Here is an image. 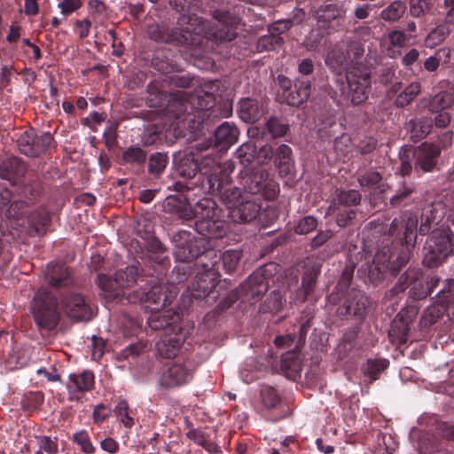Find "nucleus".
<instances>
[{"instance_id": "a211bd4d", "label": "nucleus", "mask_w": 454, "mask_h": 454, "mask_svg": "<svg viewBox=\"0 0 454 454\" xmlns=\"http://www.w3.org/2000/svg\"><path fill=\"white\" fill-rule=\"evenodd\" d=\"M192 377V371L184 364L169 363L161 371L159 384L167 388L182 387Z\"/></svg>"}, {"instance_id": "c03bdc74", "label": "nucleus", "mask_w": 454, "mask_h": 454, "mask_svg": "<svg viewBox=\"0 0 454 454\" xmlns=\"http://www.w3.org/2000/svg\"><path fill=\"white\" fill-rule=\"evenodd\" d=\"M260 397L262 403L267 410L277 408L281 402V396L277 388L270 385L261 387Z\"/></svg>"}, {"instance_id": "13d9d810", "label": "nucleus", "mask_w": 454, "mask_h": 454, "mask_svg": "<svg viewBox=\"0 0 454 454\" xmlns=\"http://www.w3.org/2000/svg\"><path fill=\"white\" fill-rule=\"evenodd\" d=\"M74 443L77 444L80 450L86 454H92L95 451L90 437L86 430L75 432L72 436Z\"/></svg>"}, {"instance_id": "9d476101", "label": "nucleus", "mask_w": 454, "mask_h": 454, "mask_svg": "<svg viewBox=\"0 0 454 454\" xmlns=\"http://www.w3.org/2000/svg\"><path fill=\"white\" fill-rule=\"evenodd\" d=\"M276 98L280 103L292 106H300L311 94V81L309 77H297L294 81L284 74H278L274 80Z\"/></svg>"}, {"instance_id": "0e129e2a", "label": "nucleus", "mask_w": 454, "mask_h": 454, "mask_svg": "<svg viewBox=\"0 0 454 454\" xmlns=\"http://www.w3.org/2000/svg\"><path fill=\"white\" fill-rule=\"evenodd\" d=\"M410 247L411 246L405 245L403 247V246H402L398 255L391 262L390 270L394 274L399 272V270L409 262L411 254Z\"/></svg>"}, {"instance_id": "bb28decb", "label": "nucleus", "mask_w": 454, "mask_h": 454, "mask_svg": "<svg viewBox=\"0 0 454 454\" xmlns=\"http://www.w3.org/2000/svg\"><path fill=\"white\" fill-rule=\"evenodd\" d=\"M45 280L54 288L68 287L74 284L69 267L65 263H49L45 271Z\"/></svg>"}, {"instance_id": "6ab92c4d", "label": "nucleus", "mask_w": 454, "mask_h": 454, "mask_svg": "<svg viewBox=\"0 0 454 454\" xmlns=\"http://www.w3.org/2000/svg\"><path fill=\"white\" fill-rule=\"evenodd\" d=\"M346 80L352 90L351 102L354 105L364 102L368 98L369 68L363 67L361 69L356 67L347 74Z\"/></svg>"}, {"instance_id": "58836bf2", "label": "nucleus", "mask_w": 454, "mask_h": 454, "mask_svg": "<svg viewBox=\"0 0 454 454\" xmlns=\"http://www.w3.org/2000/svg\"><path fill=\"white\" fill-rule=\"evenodd\" d=\"M342 9L337 4H330L325 6H320L314 12V18L318 23H321L322 27H325L331 21L341 17Z\"/></svg>"}, {"instance_id": "bf43d9fd", "label": "nucleus", "mask_w": 454, "mask_h": 454, "mask_svg": "<svg viewBox=\"0 0 454 454\" xmlns=\"http://www.w3.org/2000/svg\"><path fill=\"white\" fill-rule=\"evenodd\" d=\"M409 7L412 17L420 18L431 11L433 3L431 0H410Z\"/></svg>"}, {"instance_id": "423d86ee", "label": "nucleus", "mask_w": 454, "mask_h": 454, "mask_svg": "<svg viewBox=\"0 0 454 454\" xmlns=\"http://www.w3.org/2000/svg\"><path fill=\"white\" fill-rule=\"evenodd\" d=\"M278 265L269 262L256 269L239 286L232 290L223 301L222 307L229 308L235 301L254 304L259 301L270 287V282L277 274Z\"/></svg>"}, {"instance_id": "f704fd0d", "label": "nucleus", "mask_w": 454, "mask_h": 454, "mask_svg": "<svg viewBox=\"0 0 454 454\" xmlns=\"http://www.w3.org/2000/svg\"><path fill=\"white\" fill-rule=\"evenodd\" d=\"M30 233L43 234L45 228L51 223L50 212L44 207H39L33 210L27 216Z\"/></svg>"}, {"instance_id": "a19ab883", "label": "nucleus", "mask_w": 454, "mask_h": 454, "mask_svg": "<svg viewBox=\"0 0 454 454\" xmlns=\"http://www.w3.org/2000/svg\"><path fill=\"white\" fill-rule=\"evenodd\" d=\"M284 43L282 36L274 35L272 33L260 36L255 43L257 52L278 51Z\"/></svg>"}, {"instance_id": "7c9ffc66", "label": "nucleus", "mask_w": 454, "mask_h": 454, "mask_svg": "<svg viewBox=\"0 0 454 454\" xmlns=\"http://www.w3.org/2000/svg\"><path fill=\"white\" fill-rule=\"evenodd\" d=\"M94 384L93 372L90 371H83L80 373H72L69 375L67 388L71 395L76 392L84 393L92 390Z\"/></svg>"}, {"instance_id": "4d7b16f0", "label": "nucleus", "mask_w": 454, "mask_h": 454, "mask_svg": "<svg viewBox=\"0 0 454 454\" xmlns=\"http://www.w3.org/2000/svg\"><path fill=\"white\" fill-rule=\"evenodd\" d=\"M450 29L446 25H439L434 28L426 38V44L428 47H435L444 41L449 35Z\"/></svg>"}, {"instance_id": "1a4fd4ad", "label": "nucleus", "mask_w": 454, "mask_h": 454, "mask_svg": "<svg viewBox=\"0 0 454 454\" xmlns=\"http://www.w3.org/2000/svg\"><path fill=\"white\" fill-rule=\"evenodd\" d=\"M423 263L428 268L441 265L449 256L454 254V234L449 228L432 231L425 247Z\"/></svg>"}, {"instance_id": "f8f14e48", "label": "nucleus", "mask_w": 454, "mask_h": 454, "mask_svg": "<svg viewBox=\"0 0 454 454\" xmlns=\"http://www.w3.org/2000/svg\"><path fill=\"white\" fill-rule=\"evenodd\" d=\"M217 260L207 263L204 259L200 258L197 267L201 266L202 270L198 271L195 276V280L192 286V296L196 300L207 299V301H215L219 296L216 286L219 281L220 274L218 267H216Z\"/></svg>"}, {"instance_id": "393cba45", "label": "nucleus", "mask_w": 454, "mask_h": 454, "mask_svg": "<svg viewBox=\"0 0 454 454\" xmlns=\"http://www.w3.org/2000/svg\"><path fill=\"white\" fill-rule=\"evenodd\" d=\"M322 263L318 262H309L304 267L301 276V286L297 290V299L301 302L307 301L313 294L317 278L321 273Z\"/></svg>"}, {"instance_id": "c9c22d12", "label": "nucleus", "mask_w": 454, "mask_h": 454, "mask_svg": "<svg viewBox=\"0 0 454 454\" xmlns=\"http://www.w3.org/2000/svg\"><path fill=\"white\" fill-rule=\"evenodd\" d=\"M409 330V322L404 319L402 312L398 313L393 320L388 333L391 341L404 344L407 341Z\"/></svg>"}, {"instance_id": "ddd939ff", "label": "nucleus", "mask_w": 454, "mask_h": 454, "mask_svg": "<svg viewBox=\"0 0 454 454\" xmlns=\"http://www.w3.org/2000/svg\"><path fill=\"white\" fill-rule=\"evenodd\" d=\"M352 277L349 274L344 273L335 286V291L332 292L328 300L331 303L336 304L344 299L343 305L338 309V312L342 316L364 317L367 313V308L364 302L360 301H354L357 298L358 293L351 289L349 285Z\"/></svg>"}, {"instance_id": "0eeeda50", "label": "nucleus", "mask_w": 454, "mask_h": 454, "mask_svg": "<svg viewBox=\"0 0 454 454\" xmlns=\"http://www.w3.org/2000/svg\"><path fill=\"white\" fill-rule=\"evenodd\" d=\"M173 255L176 261L190 264H199L200 258H217L215 250L207 249L203 239H196L192 233L185 230H178L171 236Z\"/></svg>"}, {"instance_id": "69168bd1", "label": "nucleus", "mask_w": 454, "mask_h": 454, "mask_svg": "<svg viewBox=\"0 0 454 454\" xmlns=\"http://www.w3.org/2000/svg\"><path fill=\"white\" fill-rule=\"evenodd\" d=\"M275 151L270 145H256V163L258 165L268 164L274 158Z\"/></svg>"}, {"instance_id": "864d4df0", "label": "nucleus", "mask_w": 454, "mask_h": 454, "mask_svg": "<svg viewBox=\"0 0 454 454\" xmlns=\"http://www.w3.org/2000/svg\"><path fill=\"white\" fill-rule=\"evenodd\" d=\"M420 90L419 82H411L397 96L395 104L400 107L408 106L419 95Z\"/></svg>"}, {"instance_id": "49530a36", "label": "nucleus", "mask_w": 454, "mask_h": 454, "mask_svg": "<svg viewBox=\"0 0 454 454\" xmlns=\"http://www.w3.org/2000/svg\"><path fill=\"white\" fill-rule=\"evenodd\" d=\"M164 127L159 124H148L142 135V143L145 146L153 145L162 142Z\"/></svg>"}, {"instance_id": "412c9836", "label": "nucleus", "mask_w": 454, "mask_h": 454, "mask_svg": "<svg viewBox=\"0 0 454 454\" xmlns=\"http://www.w3.org/2000/svg\"><path fill=\"white\" fill-rule=\"evenodd\" d=\"M440 154L441 148L439 145L427 142L422 143L413 151L415 169L421 170L424 173L434 171L437 167Z\"/></svg>"}, {"instance_id": "20e7f679", "label": "nucleus", "mask_w": 454, "mask_h": 454, "mask_svg": "<svg viewBox=\"0 0 454 454\" xmlns=\"http://www.w3.org/2000/svg\"><path fill=\"white\" fill-rule=\"evenodd\" d=\"M194 0H169L170 6L177 12L182 13L177 20V26L169 27L163 24H154L149 27L150 39L157 43H170L174 45L193 46L200 43V38L192 27L198 18L193 14H185L192 9Z\"/></svg>"}, {"instance_id": "ea45409f", "label": "nucleus", "mask_w": 454, "mask_h": 454, "mask_svg": "<svg viewBox=\"0 0 454 454\" xmlns=\"http://www.w3.org/2000/svg\"><path fill=\"white\" fill-rule=\"evenodd\" d=\"M286 299L280 291H272L263 303L261 304L259 311L261 313L277 314L285 304Z\"/></svg>"}, {"instance_id": "a878e982", "label": "nucleus", "mask_w": 454, "mask_h": 454, "mask_svg": "<svg viewBox=\"0 0 454 454\" xmlns=\"http://www.w3.org/2000/svg\"><path fill=\"white\" fill-rule=\"evenodd\" d=\"M261 211V202L259 199H247V195L236 205L232 210H230L229 217L234 223H245L254 220Z\"/></svg>"}, {"instance_id": "b1692460", "label": "nucleus", "mask_w": 454, "mask_h": 454, "mask_svg": "<svg viewBox=\"0 0 454 454\" xmlns=\"http://www.w3.org/2000/svg\"><path fill=\"white\" fill-rule=\"evenodd\" d=\"M191 330L190 327H179L178 330L163 336L157 344L159 354L168 359L175 357Z\"/></svg>"}, {"instance_id": "4be33fe9", "label": "nucleus", "mask_w": 454, "mask_h": 454, "mask_svg": "<svg viewBox=\"0 0 454 454\" xmlns=\"http://www.w3.org/2000/svg\"><path fill=\"white\" fill-rule=\"evenodd\" d=\"M213 17L222 26L214 33L215 40L219 42H231L237 36L235 28L239 23V17L230 10L217 9L213 12Z\"/></svg>"}, {"instance_id": "603ef678", "label": "nucleus", "mask_w": 454, "mask_h": 454, "mask_svg": "<svg viewBox=\"0 0 454 454\" xmlns=\"http://www.w3.org/2000/svg\"><path fill=\"white\" fill-rule=\"evenodd\" d=\"M265 129L273 138L284 137L289 130V124L286 121L271 116L265 123Z\"/></svg>"}, {"instance_id": "37998d69", "label": "nucleus", "mask_w": 454, "mask_h": 454, "mask_svg": "<svg viewBox=\"0 0 454 454\" xmlns=\"http://www.w3.org/2000/svg\"><path fill=\"white\" fill-rule=\"evenodd\" d=\"M236 157L244 168L253 162L256 163V145L253 141L242 144L236 151Z\"/></svg>"}, {"instance_id": "de8ad7c7", "label": "nucleus", "mask_w": 454, "mask_h": 454, "mask_svg": "<svg viewBox=\"0 0 454 454\" xmlns=\"http://www.w3.org/2000/svg\"><path fill=\"white\" fill-rule=\"evenodd\" d=\"M96 283L100 290H102L109 298H114L120 294L117 278L114 275L111 278L106 274H98Z\"/></svg>"}, {"instance_id": "6e6552de", "label": "nucleus", "mask_w": 454, "mask_h": 454, "mask_svg": "<svg viewBox=\"0 0 454 454\" xmlns=\"http://www.w3.org/2000/svg\"><path fill=\"white\" fill-rule=\"evenodd\" d=\"M239 184L245 193L273 200L278 193L277 183L267 170L260 168H243L239 174Z\"/></svg>"}, {"instance_id": "2f4dec72", "label": "nucleus", "mask_w": 454, "mask_h": 454, "mask_svg": "<svg viewBox=\"0 0 454 454\" xmlns=\"http://www.w3.org/2000/svg\"><path fill=\"white\" fill-rule=\"evenodd\" d=\"M274 164L281 176L290 175L294 168L292 149L286 144H282L275 150Z\"/></svg>"}, {"instance_id": "4468645a", "label": "nucleus", "mask_w": 454, "mask_h": 454, "mask_svg": "<svg viewBox=\"0 0 454 454\" xmlns=\"http://www.w3.org/2000/svg\"><path fill=\"white\" fill-rule=\"evenodd\" d=\"M136 234L143 240L139 247L149 253V258L154 263L166 267L169 263V258L166 254V247L154 234V223L153 221L144 218L137 222L135 227Z\"/></svg>"}, {"instance_id": "72a5a7b5", "label": "nucleus", "mask_w": 454, "mask_h": 454, "mask_svg": "<svg viewBox=\"0 0 454 454\" xmlns=\"http://www.w3.org/2000/svg\"><path fill=\"white\" fill-rule=\"evenodd\" d=\"M239 105V115L245 122H255L263 114L262 107L254 98H242Z\"/></svg>"}, {"instance_id": "09e8293b", "label": "nucleus", "mask_w": 454, "mask_h": 454, "mask_svg": "<svg viewBox=\"0 0 454 454\" xmlns=\"http://www.w3.org/2000/svg\"><path fill=\"white\" fill-rule=\"evenodd\" d=\"M115 276L120 290L121 288L130 286L137 282V278L138 277V269L133 265L127 266L123 270H116Z\"/></svg>"}, {"instance_id": "5fc2aeb1", "label": "nucleus", "mask_w": 454, "mask_h": 454, "mask_svg": "<svg viewBox=\"0 0 454 454\" xmlns=\"http://www.w3.org/2000/svg\"><path fill=\"white\" fill-rule=\"evenodd\" d=\"M317 219L312 215L301 217L294 226V231L298 235H307L317 227Z\"/></svg>"}, {"instance_id": "cd10ccee", "label": "nucleus", "mask_w": 454, "mask_h": 454, "mask_svg": "<svg viewBox=\"0 0 454 454\" xmlns=\"http://www.w3.org/2000/svg\"><path fill=\"white\" fill-rule=\"evenodd\" d=\"M239 131L238 128L228 121L223 122L214 132V137L207 139L211 141L212 146H217L220 150H226L238 141Z\"/></svg>"}, {"instance_id": "aec40b11", "label": "nucleus", "mask_w": 454, "mask_h": 454, "mask_svg": "<svg viewBox=\"0 0 454 454\" xmlns=\"http://www.w3.org/2000/svg\"><path fill=\"white\" fill-rule=\"evenodd\" d=\"M180 314L173 309H161L153 308L146 319L147 325L153 331L166 329L170 333L178 330L180 325Z\"/></svg>"}, {"instance_id": "338daca9", "label": "nucleus", "mask_w": 454, "mask_h": 454, "mask_svg": "<svg viewBox=\"0 0 454 454\" xmlns=\"http://www.w3.org/2000/svg\"><path fill=\"white\" fill-rule=\"evenodd\" d=\"M82 0H63L58 6L61 14L67 17L82 8Z\"/></svg>"}, {"instance_id": "680f3d73", "label": "nucleus", "mask_w": 454, "mask_h": 454, "mask_svg": "<svg viewBox=\"0 0 454 454\" xmlns=\"http://www.w3.org/2000/svg\"><path fill=\"white\" fill-rule=\"evenodd\" d=\"M418 229V218L410 215L405 222L404 242L406 246L413 247L416 242Z\"/></svg>"}, {"instance_id": "052dcab7", "label": "nucleus", "mask_w": 454, "mask_h": 454, "mask_svg": "<svg viewBox=\"0 0 454 454\" xmlns=\"http://www.w3.org/2000/svg\"><path fill=\"white\" fill-rule=\"evenodd\" d=\"M35 441L38 448L46 454H56L59 451L58 438L48 435H36Z\"/></svg>"}, {"instance_id": "2eb2a0df", "label": "nucleus", "mask_w": 454, "mask_h": 454, "mask_svg": "<svg viewBox=\"0 0 454 454\" xmlns=\"http://www.w3.org/2000/svg\"><path fill=\"white\" fill-rule=\"evenodd\" d=\"M17 146L21 154L37 158L50 153L51 149L56 147V142L50 132L38 135L35 129L30 128L20 134L17 138Z\"/></svg>"}, {"instance_id": "e433bc0d", "label": "nucleus", "mask_w": 454, "mask_h": 454, "mask_svg": "<svg viewBox=\"0 0 454 454\" xmlns=\"http://www.w3.org/2000/svg\"><path fill=\"white\" fill-rule=\"evenodd\" d=\"M454 105V88L449 87L447 90L435 94L429 101L428 108L432 113L446 111Z\"/></svg>"}, {"instance_id": "774afa93", "label": "nucleus", "mask_w": 454, "mask_h": 454, "mask_svg": "<svg viewBox=\"0 0 454 454\" xmlns=\"http://www.w3.org/2000/svg\"><path fill=\"white\" fill-rule=\"evenodd\" d=\"M292 20H279L268 27V32L272 33L274 35L281 36V35L287 32L292 27Z\"/></svg>"}, {"instance_id": "39448f33", "label": "nucleus", "mask_w": 454, "mask_h": 454, "mask_svg": "<svg viewBox=\"0 0 454 454\" xmlns=\"http://www.w3.org/2000/svg\"><path fill=\"white\" fill-rule=\"evenodd\" d=\"M234 169V162L226 160L215 166L209 176H201V193L219 196L220 200L228 209V215H230V210H232L245 196L239 187L231 185V174Z\"/></svg>"}, {"instance_id": "5701e85b", "label": "nucleus", "mask_w": 454, "mask_h": 454, "mask_svg": "<svg viewBox=\"0 0 454 454\" xmlns=\"http://www.w3.org/2000/svg\"><path fill=\"white\" fill-rule=\"evenodd\" d=\"M27 168L25 161L19 157L11 156L0 162V178L15 186L22 183Z\"/></svg>"}, {"instance_id": "4c0bfd02", "label": "nucleus", "mask_w": 454, "mask_h": 454, "mask_svg": "<svg viewBox=\"0 0 454 454\" xmlns=\"http://www.w3.org/2000/svg\"><path fill=\"white\" fill-rule=\"evenodd\" d=\"M146 162L148 175L158 178L162 176L168 164V156L165 153H153L147 157Z\"/></svg>"}, {"instance_id": "dca6fc26", "label": "nucleus", "mask_w": 454, "mask_h": 454, "mask_svg": "<svg viewBox=\"0 0 454 454\" xmlns=\"http://www.w3.org/2000/svg\"><path fill=\"white\" fill-rule=\"evenodd\" d=\"M176 292L168 290L161 284H155L149 289H136L129 293L127 299L129 303L146 302L154 305V308L161 309L170 305L176 298Z\"/></svg>"}, {"instance_id": "a18cd8bd", "label": "nucleus", "mask_w": 454, "mask_h": 454, "mask_svg": "<svg viewBox=\"0 0 454 454\" xmlns=\"http://www.w3.org/2000/svg\"><path fill=\"white\" fill-rule=\"evenodd\" d=\"M243 254L241 250L229 249L223 253L220 257L225 273L232 274L238 268Z\"/></svg>"}, {"instance_id": "e2e57ef3", "label": "nucleus", "mask_w": 454, "mask_h": 454, "mask_svg": "<svg viewBox=\"0 0 454 454\" xmlns=\"http://www.w3.org/2000/svg\"><path fill=\"white\" fill-rule=\"evenodd\" d=\"M115 413L121 424L128 428L134 425V419L129 414V404L125 400H121L115 407Z\"/></svg>"}, {"instance_id": "9b49d317", "label": "nucleus", "mask_w": 454, "mask_h": 454, "mask_svg": "<svg viewBox=\"0 0 454 454\" xmlns=\"http://www.w3.org/2000/svg\"><path fill=\"white\" fill-rule=\"evenodd\" d=\"M58 300L47 288H40L35 294L32 314L36 325L45 330H53L58 325L60 314L58 310Z\"/></svg>"}, {"instance_id": "6e6d98bb", "label": "nucleus", "mask_w": 454, "mask_h": 454, "mask_svg": "<svg viewBox=\"0 0 454 454\" xmlns=\"http://www.w3.org/2000/svg\"><path fill=\"white\" fill-rule=\"evenodd\" d=\"M27 202L23 200H13L5 208V216L8 219L22 220L23 222H25L24 216L27 214Z\"/></svg>"}, {"instance_id": "8fccbe9b", "label": "nucleus", "mask_w": 454, "mask_h": 454, "mask_svg": "<svg viewBox=\"0 0 454 454\" xmlns=\"http://www.w3.org/2000/svg\"><path fill=\"white\" fill-rule=\"evenodd\" d=\"M405 11V4L403 1L395 0L381 11L380 17L386 21L395 22L404 14Z\"/></svg>"}, {"instance_id": "f03ea898", "label": "nucleus", "mask_w": 454, "mask_h": 454, "mask_svg": "<svg viewBox=\"0 0 454 454\" xmlns=\"http://www.w3.org/2000/svg\"><path fill=\"white\" fill-rule=\"evenodd\" d=\"M163 209L176 215L182 222L195 219V231L205 239H219L227 232L226 223L218 215L216 202L207 197L200 199L192 207L186 198L170 195L163 201Z\"/></svg>"}, {"instance_id": "c85d7f7f", "label": "nucleus", "mask_w": 454, "mask_h": 454, "mask_svg": "<svg viewBox=\"0 0 454 454\" xmlns=\"http://www.w3.org/2000/svg\"><path fill=\"white\" fill-rule=\"evenodd\" d=\"M121 160L124 165L129 166L136 174H141L146 164L147 152L139 146H129L122 152Z\"/></svg>"}, {"instance_id": "7ed1b4c3", "label": "nucleus", "mask_w": 454, "mask_h": 454, "mask_svg": "<svg viewBox=\"0 0 454 454\" xmlns=\"http://www.w3.org/2000/svg\"><path fill=\"white\" fill-rule=\"evenodd\" d=\"M211 146V141H198L191 146L190 153L175 158L176 172L185 180L176 182L173 185L175 191L183 193L197 189L201 192V176H209L212 168L219 165L211 153L202 155Z\"/></svg>"}, {"instance_id": "c756f323", "label": "nucleus", "mask_w": 454, "mask_h": 454, "mask_svg": "<svg viewBox=\"0 0 454 454\" xmlns=\"http://www.w3.org/2000/svg\"><path fill=\"white\" fill-rule=\"evenodd\" d=\"M325 64L333 73L340 76L343 74L346 76L351 67L344 50L339 46H335L328 52Z\"/></svg>"}, {"instance_id": "3c124183", "label": "nucleus", "mask_w": 454, "mask_h": 454, "mask_svg": "<svg viewBox=\"0 0 454 454\" xmlns=\"http://www.w3.org/2000/svg\"><path fill=\"white\" fill-rule=\"evenodd\" d=\"M361 200L360 193L356 190L340 191L336 198L331 202L329 209H335L336 201L345 207L357 205Z\"/></svg>"}, {"instance_id": "f3484780", "label": "nucleus", "mask_w": 454, "mask_h": 454, "mask_svg": "<svg viewBox=\"0 0 454 454\" xmlns=\"http://www.w3.org/2000/svg\"><path fill=\"white\" fill-rule=\"evenodd\" d=\"M60 304L67 317L74 321L88 322L95 316L92 306L79 293L66 292L61 296Z\"/></svg>"}, {"instance_id": "79ce46f5", "label": "nucleus", "mask_w": 454, "mask_h": 454, "mask_svg": "<svg viewBox=\"0 0 454 454\" xmlns=\"http://www.w3.org/2000/svg\"><path fill=\"white\" fill-rule=\"evenodd\" d=\"M44 402V395L42 391H29L23 395L20 405L23 411L33 412L38 411Z\"/></svg>"}, {"instance_id": "f257e3e1", "label": "nucleus", "mask_w": 454, "mask_h": 454, "mask_svg": "<svg viewBox=\"0 0 454 454\" xmlns=\"http://www.w3.org/2000/svg\"><path fill=\"white\" fill-rule=\"evenodd\" d=\"M147 93L149 106H166L168 113L176 121L177 125H187L195 132L208 129L216 120L229 117L232 113L230 103H216L215 95L204 90L193 93L177 90L167 95L160 90L157 82H151L147 85Z\"/></svg>"}, {"instance_id": "473e14b6", "label": "nucleus", "mask_w": 454, "mask_h": 454, "mask_svg": "<svg viewBox=\"0 0 454 454\" xmlns=\"http://www.w3.org/2000/svg\"><path fill=\"white\" fill-rule=\"evenodd\" d=\"M344 52L351 66L350 70H354L356 67L361 69L363 67L369 68L366 62L369 53L364 57V43L360 40L348 42Z\"/></svg>"}]
</instances>
